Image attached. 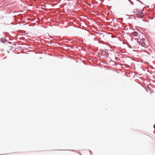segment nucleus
I'll list each match as a JSON object with an SVG mask.
<instances>
[{
	"label": "nucleus",
	"mask_w": 155,
	"mask_h": 155,
	"mask_svg": "<svg viewBox=\"0 0 155 155\" xmlns=\"http://www.w3.org/2000/svg\"><path fill=\"white\" fill-rule=\"evenodd\" d=\"M134 12L136 13L137 15H139L140 17H142L143 16V13L142 10L139 9H134Z\"/></svg>",
	"instance_id": "f257e3e1"
},
{
	"label": "nucleus",
	"mask_w": 155,
	"mask_h": 155,
	"mask_svg": "<svg viewBox=\"0 0 155 155\" xmlns=\"http://www.w3.org/2000/svg\"><path fill=\"white\" fill-rule=\"evenodd\" d=\"M139 32L137 31H134L132 33L133 35L135 36H137L139 35Z\"/></svg>",
	"instance_id": "f03ea898"
},
{
	"label": "nucleus",
	"mask_w": 155,
	"mask_h": 155,
	"mask_svg": "<svg viewBox=\"0 0 155 155\" xmlns=\"http://www.w3.org/2000/svg\"><path fill=\"white\" fill-rule=\"evenodd\" d=\"M1 42L4 43L6 41V39L4 38H1Z\"/></svg>",
	"instance_id": "7ed1b4c3"
},
{
	"label": "nucleus",
	"mask_w": 155,
	"mask_h": 155,
	"mask_svg": "<svg viewBox=\"0 0 155 155\" xmlns=\"http://www.w3.org/2000/svg\"><path fill=\"white\" fill-rule=\"evenodd\" d=\"M139 43L137 42L136 43H135L134 45H135V47H136V46L138 45H139Z\"/></svg>",
	"instance_id": "20e7f679"
},
{
	"label": "nucleus",
	"mask_w": 155,
	"mask_h": 155,
	"mask_svg": "<svg viewBox=\"0 0 155 155\" xmlns=\"http://www.w3.org/2000/svg\"><path fill=\"white\" fill-rule=\"evenodd\" d=\"M153 127H154V128L155 129V124L153 126Z\"/></svg>",
	"instance_id": "39448f33"
}]
</instances>
